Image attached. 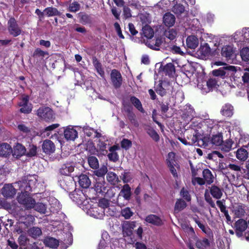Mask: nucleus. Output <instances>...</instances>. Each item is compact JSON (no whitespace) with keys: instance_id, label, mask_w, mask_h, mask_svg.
Segmentation results:
<instances>
[{"instance_id":"nucleus-14","label":"nucleus","mask_w":249,"mask_h":249,"mask_svg":"<svg viewBox=\"0 0 249 249\" xmlns=\"http://www.w3.org/2000/svg\"><path fill=\"white\" fill-rule=\"evenodd\" d=\"M143 42L149 48L158 50H159V47L161 44L162 41L161 38L157 37L155 39H143Z\"/></svg>"},{"instance_id":"nucleus-21","label":"nucleus","mask_w":249,"mask_h":249,"mask_svg":"<svg viewBox=\"0 0 249 249\" xmlns=\"http://www.w3.org/2000/svg\"><path fill=\"white\" fill-rule=\"evenodd\" d=\"M42 148L43 152L49 155L53 153L55 150L54 144L49 140H46L43 142Z\"/></svg>"},{"instance_id":"nucleus-17","label":"nucleus","mask_w":249,"mask_h":249,"mask_svg":"<svg viewBox=\"0 0 249 249\" xmlns=\"http://www.w3.org/2000/svg\"><path fill=\"white\" fill-rule=\"evenodd\" d=\"M172 88L169 83L163 81L160 83L156 88V92L161 96L164 95L168 91H169Z\"/></svg>"},{"instance_id":"nucleus-36","label":"nucleus","mask_w":249,"mask_h":249,"mask_svg":"<svg viewBox=\"0 0 249 249\" xmlns=\"http://www.w3.org/2000/svg\"><path fill=\"white\" fill-rule=\"evenodd\" d=\"M236 156L239 160L245 161L248 157V152L245 149L241 148L237 150Z\"/></svg>"},{"instance_id":"nucleus-47","label":"nucleus","mask_w":249,"mask_h":249,"mask_svg":"<svg viewBox=\"0 0 249 249\" xmlns=\"http://www.w3.org/2000/svg\"><path fill=\"white\" fill-rule=\"evenodd\" d=\"M37 153V147L35 145H30L28 150L26 152L25 155L28 157H33L36 156Z\"/></svg>"},{"instance_id":"nucleus-63","label":"nucleus","mask_w":249,"mask_h":249,"mask_svg":"<svg viewBox=\"0 0 249 249\" xmlns=\"http://www.w3.org/2000/svg\"><path fill=\"white\" fill-rule=\"evenodd\" d=\"M173 11L176 14H180L184 11V7L180 4H177L173 7Z\"/></svg>"},{"instance_id":"nucleus-35","label":"nucleus","mask_w":249,"mask_h":249,"mask_svg":"<svg viewBox=\"0 0 249 249\" xmlns=\"http://www.w3.org/2000/svg\"><path fill=\"white\" fill-rule=\"evenodd\" d=\"M44 244L51 248H56L59 245V241L53 237H47L44 240Z\"/></svg>"},{"instance_id":"nucleus-48","label":"nucleus","mask_w":249,"mask_h":249,"mask_svg":"<svg viewBox=\"0 0 249 249\" xmlns=\"http://www.w3.org/2000/svg\"><path fill=\"white\" fill-rule=\"evenodd\" d=\"M29 234L33 238H37L42 234L41 230L38 227H33L29 231Z\"/></svg>"},{"instance_id":"nucleus-38","label":"nucleus","mask_w":249,"mask_h":249,"mask_svg":"<svg viewBox=\"0 0 249 249\" xmlns=\"http://www.w3.org/2000/svg\"><path fill=\"white\" fill-rule=\"evenodd\" d=\"M203 176L205 181L207 183L211 184L213 182V177L210 170L204 169L203 171Z\"/></svg>"},{"instance_id":"nucleus-6","label":"nucleus","mask_w":249,"mask_h":249,"mask_svg":"<svg viewBox=\"0 0 249 249\" xmlns=\"http://www.w3.org/2000/svg\"><path fill=\"white\" fill-rule=\"evenodd\" d=\"M37 115L40 118L50 121L53 118V110L49 107H42L37 110Z\"/></svg>"},{"instance_id":"nucleus-60","label":"nucleus","mask_w":249,"mask_h":249,"mask_svg":"<svg viewBox=\"0 0 249 249\" xmlns=\"http://www.w3.org/2000/svg\"><path fill=\"white\" fill-rule=\"evenodd\" d=\"M240 55L243 60H249V49L248 48H243L240 52Z\"/></svg>"},{"instance_id":"nucleus-1","label":"nucleus","mask_w":249,"mask_h":249,"mask_svg":"<svg viewBox=\"0 0 249 249\" xmlns=\"http://www.w3.org/2000/svg\"><path fill=\"white\" fill-rule=\"evenodd\" d=\"M37 182L36 175H29L25 177L22 180L15 183L16 187L18 186L21 191L29 192L36 186Z\"/></svg>"},{"instance_id":"nucleus-56","label":"nucleus","mask_w":249,"mask_h":249,"mask_svg":"<svg viewBox=\"0 0 249 249\" xmlns=\"http://www.w3.org/2000/svg\"><path fill=\"white\" fill-rule=\"evenodd\" d=\"M172 94L175 96V100L178 103L181 102L184 99V93L181 90H178L175 94H174L173 92H172Z\"/></svg>"},{"instance_id":"nucleus-43","label":"nucleus","mask_w":249,"mask_h":249,"mask_svg":"<svg viewBox=\"0 0 249 249\" xmlns=\"http://www.w3.org/2000/svg\"><path fill=\"white\" fill-rule=\"evenodd\" d=\"M223 142V138L221 134L213 135L211 139L212 143L216 146L220 145Z\"/></svg>"},{"instance_id":"nucleus-53","label":"nucleus","mask_w":249,"mask_h":249,"mask_svg":"<svg viewBox=\"0 0 249 249\" xmlns=\"http://www.w3.org/2000/svg\"><path fill=\"white\" fill-rule=\"evenodd\" d=\"M147 134L152 138L153 140L158 142L160 140V136L157 132L152 128L149 127L147 129Z\"/></svg>"},{"instance_id":"nucleus-16","label":"nucleus","mask_w":249,"mask_h":249,"mask_svg":"<svg viewBox=\"0 0 249 249\" xmlns=\"http://www.w3.org/2000/svg\"><path fill=\"white\" fill-rule=\"evenodd\" d=\"M199 39L196 36H189L186 39V46L188 49L194 50L199 45Z\"/></svg>"},{"instance_id":"nucleus-26","label":"nucleus","mask_w":249,"mask_h":249,"mask_svg":"<svg viewBox=\"0 0 249 249\" xmlns=\"http://www.w3.org/2000/svg\"><path fill=\"white\" fill-rule=\"evenodd\" d=\"M175 17L170 13H166L163 17V23L168 27L173 26L175 23Z\"/></svg>"},{"instance_id":"nucleus-15","label":"nucleus","mask_w":249,"mask_h":249,"mask_svg":"<svg viewBox=\"0 0 249 249\" xmlns=\"http://www.w3.org/2000/svg\"><path fill=\"white\" fill-rule=\"evenodd\" d=\"M136 227L134 221H125L122 224L123 232L124 236H130Z\"/></svg>"},{"instance_id":"nucleus-44","label":"nucleus","mask_w":249,"mask_h":249,"mask_svg":"<svg viewBox=\"0 0 249 249\" xmlns=\"http://www.w3.org/2000/svg\"><path fill=\"white\" fill-rule=\"evenodd\" d=\"M45 15L48 17H52L60 15V12L55 8L48 7L45 9Z\"/></svg>"},{"instance_id":"nucleus-58","label":"nucleus","mask_w":249,"mask_h":249,"mask_svg":"<svg viewBox=\"0 0 249 249\" xmlns=\"http://www.w3.org/2000/svg\"><path fill=\"white\" fill-rule=\"evenodd\" d=\"M106 183L104 181L102 182H96L95 184V188L97 192L101 193L105 190Z\"/></svg>"},{"instance_id":"nucleus-18","label":"nucleus","mask_w":249,"mask_h":249,"mask_svg":"<svg viewBox=\"0 0 249 249\" xmlns=\"http://www.w3.org/2000/svg\"><path fill=\"white\" fill-rule=\"evenodd\" d=\"M246 206L242 203H235L232 206V211L237 217H241L246 213Z\"/></svg>"},{"instance_id":"nucleus-8","label":"nucleus","mask_w":249,"mask_h":249,"mask_svg":"<svg viewBox=\"0 0 249 249\" xmlns=\"http://www.w3.org/2000/svg\"><path fill=\"white\" fill-rule=\"evenodd\" d=\"M221 55L225 57L228 61H232L236 56L235 49L231 45H226L222 47Z\"/></svg>"},{"instance_id":"nucleus-25","label":"nucleus","mask_w":249,"mask_h":249,"mask_svg":"<svg viewBox=\"0 0 249 249\" xmlns=\"http://www.w3.org/2000/svg\"><path fill=\"white\" fill-rule=\"evenodd\" d=\"M160 69L163 74L170 77L173 76L175 73L174 65L171 63L167 64L165 66L160 67Z\"/></svg>"},{"instance_id":"nucleus-10","label":"nucleus","mask_w":249,"mask_h":249,"mask_svg":"<svg viewBox=\"0 0 249 249\" xmlns=\"http://www.w3.org/2000/svg\"><path fill=\"white\" fill-rule=\"evenodd\" d=\"M235 67L232 66H226L225 67L220 68L217 70H215L213 71L212 73L215 77L220 76L222 78H224L225 76L227 75H229L228 71H235Z\"/></svg>"},{"instance_id":"nucleus-7","label":"nucleus","mask_w":249,"mask_h":249,"mask_svg":"<svg viewBox=\"0 0 249 249\" xmlns=\"http://www.w3.org/2000/svg\"><path fill=\"white\" fill-rule=\"evenodd\" d=\"M197 117L194 107L190 104H187L184 107L182 118L186 121H191L193 118Z\"/></svg>"},{"instance_id":"nucleus-39","label":"nucleus","mask_w":249,"mask_h":249,"mask_svg":"<svg viewBox=\"0 0 249 249\" xmlns=\"http://www.w3.org/2000/svg\"><path fill=\"white\" fill-rule=\"evenodd\" d=\"M142 34L146 39H150L153 37V30L148 26H145L142 28Z\"/></svg>"},{"instance_id":"nucleus-50","label":"nucleus","mask_w":249,"mask_h":249,"mask_svg":"<svg viewBox=\"0 0 249 249\" xmlns=\"http://www.w3.org/2000/svg\"><path fill=\"white\" fill-rule=\"evenodd\" d=\"M109 203L108 201L106 199H102L99 201L98 205L100 210H103L104 211V214L105 213L106 210L108 209Z\"/></svg>"},{"instance_id":"nucleus-5","label":"nucleus","mask_w":249,"mask_h":249,"mask_svg":"<svg viewBox=\"0 0 249 249\" xmlns=\"http://www.w3.org/2000/svg\"><path fill=\"white\" fill-rule=\"evenodd\" d=\"M16 188H18V186L16 187L15 183L14 184H5L1 189V195L6 198H12L14 197L17 193Z\"/></svg>"},{"instance_id":"nucleus-13","label":"nucleus","mask_w":249,"mask_h":249,"mask_svg":"<svg viewBox=\"0 0 249 249\" xmlns=\"http://www.w3.org/2000/svg\"><path fill=\"white\" fill-rule=\"evenodd\" d=\"M211 53V48L207 43L201 44L199 49L197 51V54L202 59L209 57Z\"/></svg>"},{"instance_id":"nucleus-40","label":"nucleus","mask_w":249,"mask_h":249,"mask_svg":"<svg viewBox=\"0 0 249 249\" xmlns=\"http://www.w3.org/2000/svg\"><path fill=\"white\" fill-rule=\"evenodd\" d=\"M107 178L112 184H115L119 181L118 176L113 172H109L107 174Z\"/></svg>"},{"instance_id":"nucleus-4","label":"nucleus","mask_w":249,"mask_h":249,"mask_svg":"<svg viewBox=\"0 0 249 249\" xmlns=\"http://www.w3.org/2000/svg\"><path fill=\"white\" fill-rule=\"evenodd\" d=\"M186 134V139L189 141V145L196 144V142H197V144L199 146L206 147L208 145V143L203 139H199L197 133L194 132L192 130L190 132H187Z\"/></svg>"},{"instance_id":"nucleus-28","label":"nucleus","mask_w":249,"mask_h":249,"mask_svg":"<svg viewBox=\"0 0 249 249\" xmlns=\"http://www.w3.org/2000/svg\"><path fill=\"white\" fill-rule=\"evenodd\" d=\"M187 206V204L182 199H177L174 207V213L176 214L183 210Z\"/></svg>"},{"instance_id":"nucleus-55","label":"nucleus","mask_w":249,"mask_h":249,"mask_svg":"<svg viewBox=\"0 0 249 249\" xmlns=\"http://www.w3.org/2000/svg\"><path fill=\"white\" fill-rule=\"evenodd\" d=\"M33 208H34L36 211L42 213H46L47 208L46 205L42 203H35Z\"/></svg>"},{"instance_id":"nucleus-46","label":"nucleus","mask_w":249,"mask_h":249,"mask_svg":"<svg viewBox=\"0 0 249 249\" xmlns=\"http://www.w3.org/2000/svg\"><path fill=\"white\" fill-rule=\"evenodd\" d=\"M177 32L174 29L166 30L164 33L165 36L170 40L174 39L177 37Z\"/></svg>"},{"instance_id":"nucleus-42","label":"nucleus","mask_w":249,"mask_h":249,"mask_svg":"<svg viewBox=\"0 0 249 249\" xmlns=\"http://www.w3.org/2000/svg\"><path fill=\"white\" fill-rule=\"evenodd\" d=\"M88 163L89 166L94 169L99 167V162L98 159L94 156H90L88 158Z\"/></svg>"},{"instance_id":"nucleus-24","label":"nucleus","mask_w":249,"mask_h":249,"mask_svg":"<svg viewBox=\"0 0 249 249\" xmlns=\"http://www.w3.org/2000/svg\"><path fill=\"white\" fill-rule=\"evenodd\" d=\"M26 149L22 144L18 143L14 147L12 151L13 156L17 158H19L25 155Z\"/></svg>"},{"instance_id":"nucleus-30","label":"nucleus","mask_w":249,"mask_h":249,"mask_svg":"<svg viewBox=\"0 0 249 249\" xmlns=\"http://www.w3.org/2000/svg\"><path fill=\"white\" fill-rule=\"evenodd\" d=\"M108 235L107 233L106 232L103 233V239L101 240L99 243L98 249H113L111 243L110 242L107 243L104 239V237L107 238Z\"/></svg>"},{"instance_id":"nucleus-37","label":"nucleus","mask_w":249,"mask_h":249,"mask_svg":"<svg viewBox=\"0 0 249 249\" xmlns=\"http://www.w3.org/2000/svg\"><path fill=\"white\" fill-rule=\"evenodd\" d=\"M122 195L125 199H129L131 196L130 187L128 184L124 185L120 192V196Z\"/></svg>"},{"instance_id":"nucleus-2","label":"nucleus","mask_w":249,"mask_h":249,"mask_svg":"<svg viewBox=\"0 0 249 249\" xmlns=\"http://www.w3.org/2000/svg\"><path fill=\"white\" fill-rule=\"evenodd\" d=\"M73 195L77 204L80 205V207L86 212L90 208H92L93 205L96 203L90 198H87L82 191H78Z\"/></svg>"},{"instance_id":"nucleus-11","label":"nucleus","mask_w":249,"mask_h":249,"mask_svg":"<svg viewBox=\"0 0 249 249\" xmlns=\"http://www.w3.org/2000/svg\"><path fill=\"white\" fill-rule=\"evenodd\" d=\"M21 107L20 111L24 113H29L32 110V104L29 103V97L27 95L23 96L18 103Z\"/></svg>"},{"instance_id":"nucleus-49","label":"nucleus","mask_w":249,"mask_h":249,"mask_svg":"<svg viewBox=\"0 0 249 249\" xmlns=\"http://www.w3.org/2000/svg\"><path fill=\"white\" fill-rule=\"evenodd\" d=\"M197 87L202 93H206L211 91L207 82H198Z\"/></svg>"},{"instance_id":"nucleus-62","label":"nucleus","mask_w":249,"mask_h":249,"mask_svg":"<svg viewBox=\"0 0 249 249\" xmlns=\"http://www.w3.org/2000/svg\"><path fill=\"white\" fill-rule=\"evenodd\" d=\"M80 5L76 1L71 3L69 6V11L71 12H76L80 10Z\"/></svg>"},{"instance_id":"nucleus-59","label":"nucleus","mask_w":249,"mask_h":249,"mask_svg":"<svg viewBox=\"0 0 249 249\" xmlns=\"http://www.w3.org/2000/svg\"><path fill=\"white\" fill-rule=\"evenodd\" d=\"M121 214L125 219H129L132 216L133 213L129 208L126 207L122 210Z\"/></svg>"},{"instance_id":"nucleus-45","label":"nucleus","mask_w":249,"mask_h":249,"mask_svg":"<svg viewBox=\"0 0 249 249\" xmlns=\"http://www.w3.org/2000/svg\"><path fill=\"white\" fill-rule=\"evenodd\" d=\"M131 103L141 112H144V110L142 107L140 101L135 97H131L130 98Z\"/></svg>"},{"instance_id":"nucleus-51","label":"nucleus","mask_w":249,"mask_h":249,"mask_svg":"<svg viewBox=\"0 0 249 249\" xmlns=\"http://www.w3.org/2000/svg\"><path fill=\"white\" fill-rule=\"evenodd\" d=\"M207 84L210 88V90L216 88L219 86V81H218V78L214 77L210 79L207 81Z\"/></svg>"},{"instance_id":"nucleus-9","label":"nucleus","mask_w":249,"mask_h":249,"mask_svg":"<svg viewBox=\"0 0 249 249\" xmlns=\"http://www.w3.org/2000/svg\"><path fill=\"white\" fill-rule=\"evenodd\" d=\"M8 30L10 34L15 37L19 35L21 32L14 18H10L8 21Z\"/></svg>"},{"instance_id":"nucleus-32","label":"nucleus","mask_w":249,"mask_h":249,"mask_svg":"<svg viewBox=\"0 0 249 249\" xmlns=\"http://www.w3.org/2000/svg\"><path fill=\"white\" fill-rule=\"evenodd\" d=\"M233 107L230 104H226L222 107L221 113L225 116L231 117L233 114Z\"/></svg>"},{"instance_id":"nucleus-23","label":"nucleus","mask_w":249,"mask_h":249,"mask_svg":"<svg viewBox=\"0 0 249 249\" xmlns=\"http://www.w3.org/2000/svg\"><path fill=\"white\" fill-rule=\"evenodd\" d=\"M236 232L238 236L242 235L247 228V223L242 219H239L235 223Z\"/></svg>"},{"instance_id":"nucleus-12","label":"nucleus","mask_w":249,"mask_h":249,"mask_svg":"<svg viewBox=\"0 0 249 249\" xmlns=\"http://www.w3.org/2000/svg\"><path fill=\"white\" fill-rule=\"evenodd\" d=\"M92 207L86 212L87 214L97 219H102L104 215V211L99 209L97 203L93 205Z\"/></svg>"},{"instance_id":"nucleus-20","label":"nucleus","mask_w":249,"mask_h":249,"mask_svg":"<svg viewBox=\"0 0 249 249\" xmlns=\"http://www.w3.org/2000/svg\"><path fill=\"white\" fill-rule=\"evenodd\" d=\"M111 79L113 86L119 88L122 85V76L121 73L116 70H113L111 73Z\"/></svg>"},{"instance_id":"nucleus-3","label":"nucleus","mask_w":249,"mask_h":249,"mask_svg":"<svg viewBox=\"0 0 249 249\" xmlns=\"http://www.w3.org/2000/svg\"><path fill=\"white\" fill-rule=\"evenodd\" d=\"M28 193L21 191V193L17 197V200L27 209H31L35 206V200L29 196Z\"/></svg>"},{"instance_id":"nucleus-27","label":"nucleus","mask_w":249,"mask_h":249,"mask_svg":"<svg viewBox=\"0 0 249 249\" xmlns=\"http://www.w3.org/2000/svg\"><path fill=\"white\" fill-rule=\"evenodd\" d=\"M145 220L147 222L156 226H160L162 224L161 219L159 217L154 214H150L147 216Z\"/></svg>"},{"instance_id":"nucleus-33","label":"nucleus","mask_w":249,"mask_h":249,"mask_svg":"<svg viewBox=\"0 0 249 249\" xmlns=\"http://www.w3.org/2000/svg\"><path fill=\"white\" fill-rule=\"evenodd\" d=\"M97 152L98 156H105L107 154V144L104 142L99 141L97 145Z\"/></svg>"},{"instance_id":"nucleus-57","label":"nucleus","mask_w":249,"mask_h":249,"mask_svg":"<svg viewBox=\"0 0 249 249\" xmlns=\"http://www.w3.org/2000/svg\"><path fill=\"white\" fill-rule=\"evenodd\" d=\"M48 53L47 52L42 51L39 48H37L34 52L33 56L36 57H39L42 59L45 55H48Z\"/></svg>"},{"instance_id":"nucleus-31","label":"nucleus","mask_w":249,"mask_h":249,"mask_svg":"<svg viewBox=\"0 0 249 249\" xmlns=\"http://www.w3.org/2000/svg\"><path fill=\"white\" fill-rule=\"evenodd\" d=\"M12 152L11 146L6 143L0 145V156H7Z\"/></svg>"},{"instance_id":"nucleus-52","label":"nucleus","mask_w":249,"mask_h":249,"mask_svg":"<svg viewBox=\"0 0 249 249\" xmlns=\"http://www.w3.org/2000/svg\"><path fill=\"white\" fill-rule=\"evenodd\" d=\"M238 34H242L244 39L246 40L249 39V28H245L242 29L241 32L237 31L235 32L234 36L235 39H237V38L236 37V36H238Z\"/></svg>"},{"instance_id":"nucleus-64","label":"nucleus","mask_w":249,"mask_h":249,"mask_svg":"<svg viewBox=\"0 0 249 249\" xmlns=\"http://www.w3.org/2000/svg\"><path fill=\"white\" fill-rule=\"evenodd\" d=\"M121 144L122 148L128 149L131 146L132 142L130 140L124 139L122 141Z\"/></svg>"},{"instance_id":"nucleus-34","label":"nucleus","mask_w":249,"mask_h":249,"mask_svg":"<svg viewBox=\"0 0 249 249\" xmlns=\"http://www.w3.org/2000/svg\"><path fill=\"white\" fill-rule=\"evenodd\" d=\"M210 193L216 199H220L223 195L222 190L217 186L213 185L210 188Z\"/></svg>"},{"instance_id":"nucleus-61","label":"nucleus","mask_w":249,"mask_h":249,"mask_svg":"<svg viewBox=\"0 0 249 249\" xmlns=\"http://www.w3.org/2000/svg\"><path fill=\"white\" fill-rule=\"evenodd\" d=\"M180 195L187 201H190L191 200V196L188 191L183 188L180 192Z\"/></svg>"},{"instance_id":"nucleus-29","label":"nucleus","mask_w":249,"mask_h":249,"mask_svg":"<svg viewBox=\"0 0 249 249\" xmlns=\"http://www.w3.org/2000/svg\"><path fill=\"white\" fill-rule=\"evenodd\" d=\"M78 182L80 186L83 188H88L91 184V181L86 175H81L78 177Z\"/></svg>"},{"instance_id":"nucleus-54","label":"nucleus","mask_w":249,"mask_h":249,"mask_svg":"<svg viewBox=\"0 0 249 249\" xmlns=\"http://www.w3.org/2000/svg\"><path fill=\"white\" fill-rule=\"evenodd\" d=\"M107 172V168L103 165L98 170L94 171V174L98 177H103Z\"/></svg>"},{"instance_id":"nucleus-19","label":"nucleus","mask_w":249,"mask_h":249,"mask_svg":"<svg viewBox=\"0 0 249 249\" xmlns=\"http://www.w3.org/2000/svg\"><path fill=\"white\" fill-rule=\"evenodd\" d=\"M64 134L65 138L70 141H74L78 136L77 131L71 125L65 129Z\"/></svg>"},{"instance_id":"nucleus-22","label":"nucleus","mask_w":249,"mask_h":249,"mask_svg":"<svg viewBox=\"0 0 249 249\" xmlns=\"http://www.w3.org/2000/svg\"><path fill=\"white\" fill-rule=\"evenodd\" d=\"M74 163L73 162H67L63 164L60 169L61 174L69 176L73 171Z\"/></svg>"},{"instance_id":"nucleus-41","label":"nucleus","mask_w":249,"mask_h":249,"mask_svg":"<svg viewBox=\"0 0 249 249\" xmlns=\"http://www.w3.org/2000/svg\"><path fill=\"white\" fill-rule=\"evenodd\" d=\"M196 247L200 249L207 248L210 246V242L206 238L198 240L196 243Z\"/></svg>"}]
</instances>
